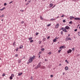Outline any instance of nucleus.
Returning <instances> with one entry per match:
<instances>
[{"label": "nucleus", "mask_w": 80, "mask_h": 80, "mask_svg": "<svg viewBox=\"0 0 80 80\" xmlns=\"http://www.w3.org/2000/svg\"><path fill=\"white\" fill-rule=\"evenodd\" d=\"M72 51H74V50H75V48H72Z\"/></svg>", "instance_id": "nucleus-36"}, {"label": "nucleus", "mask_w": 80, "mask_h": 80, "mask_svg": "<svg viewBox=\"0 0 80 80\" xmlns=\"http://www.w3.org/2000/svg\"><path fill=\"white\" fill-rule=\"evenodd\" d=\"M29 59H30L32 61L33 60V58L32 57H30Z\"/></svg>", "instance_id": "nucleus-13"}, {"label": "nucleus", "mask_w": 80, "mask_h": 80, "mask_svg": "<svg viewBox=\"0 0 80 80\" xmlns=\"http://www.w3.org/2000/svg\"><path fill=\"white\" fill-rule=\"evenodd\" d=\"M4 17V14H2V15L0 16V17Z\"/></svg>", "instance_id": "nucleus-38"}, {"label": "nucleus", "mask_w": 80, "mask_h": 80, "mask_svg": "<svg viewBox=\"0 0 80 80\" xmlns=\"http://www.w3.org/2000/svg\"><path fill=\"white\" fill-rule=\"evenodd\" d=\"M12 2H13V1H11V2L9 3V4L12 3Z\"/></svg>", "instance_id": "nucleus-60"}, {"label": "nucleus", "mask_w": 80, "mask_h": 80, "mask_svg": "<svg viewBox=\"0 0 80 80\" xmlns=\"http://www.w3.org/2000/svg\"><path fill=\"white\" fill-rule=\"evenodd\" d=\"M65 62H67V63H69V62H68V61L66 59L65 60Z\"/></svg>", "instance_id": "nucleus-24"}, {"label": "nucleus", "mask_w": 80, "mask_h": 80, "mask_svg": "<svg viewBox=\"0 0 80 80\" xmlns=\"http://www.w3.org/2000/svg\"><path fill=\"white\" fill-rule=\"evenodd\" d=\"M78 34L79 36H80V32H78Z\"/></svg>", "instance_id": "nucleus-34"}, {"label": "nucleus", "mask_w": 80, "mask_h": 80, "mask_svg": "<svg viewBox=\"0 0 80 80\" xmlns=\"http://www.w3.org/2000/svg\"><path fill=\"white\" fill-rule=\"evenodd\" d=\"M61 51V50H58V52L60 53V52Z\"/></svg>", "instance_id": "nucleus-54"}, {"label": "nucleus", "mask_w": 80, "mask_h": 80, "mask_svg": "<svg viewBox=\"0 0 80 80\" xmlns=\"http://www.w3.org/2000/svg\"><path fill=\"white\" fill-rule=\"evenodd\" d=\"M18 48L17 47L16 48V52H17V51H18Z\"/></svg>", "instance_id": "nucleus-23"}, {"label": "nucleus", "mask_w": 80, "mask_h": 80, "mask_svg": "<svg viewBox=\"0 0 80 80\" xmlns=\"http://www.w3.org/2000/svg\"><path fill=\"white\" fill-rule=\"evenodd\" d=\"M61 35H63V31H62L61 32Z\"/></svg>", "instance_id": "nucleus-22"}, {"label": "nucleus", "mask_w": 80, "mask_h": 80, "mask_svg": "<svg viewBox=\"0 0 80 80\" xmlns=\"http://www.w3.org/2000/svg\"><path fill=\"white\" fill-rule=\"evenodd\" d=\"M11 76H12V77H14V74H11Z\"/></svg>", "instance_id": "nucleus-45"}, {"label": "nucleus", "mask_w": 80, "mask_h": 80, "mask_svg": "<svg viewBox=\"0 0 80 80\" xmlns=\"http://www.w3.org/2000/svg\"><path fill=\"white\" fill-rule=\"evenodd\" d=\"M18 62H19V63H21V61H20V60H19V61H18Z\"/></svg>", "instance_id": "nucleus-55"}, {"label": "nucleus", "mask_w": 80, "mask_h": 80, "mask_svg": "<svg viewBox=\"0 0 80 80\" xmlns=\"http://www.w3.org/2000/svg\"><path fill=\"white\" fill-rule=\"evenodd\" d=\"M69 18H70V20H72V18H74L75 20H80V18H75V17L72 16H70Z\"/></svg>", "instance_id": "nucleus-1"}, {"label": "nucleus", "mask_w": 80, "mask_h": 80, "mask_svg": "<svg viewBox=\"0 0 80 80\" xmlns=\"http://www.w3.org/2000/svg\"><path fill=\"white\" fill-rule=\"evenodd\" d=\"M56 19H56V18L55 19V18H53V20H56Z\"/></svg>", "instance_id": "nucleus-63"}, {"label": "nucleus", "mask_w": 80, "mask_h": 80, "mask_svg": "<svg viewBox=\"0 0 80 80\" xmlns=\"http://www.w3.org/2000/svg\"><path fill=\"white\" fill-rule=\"evenodd\" d=\"M68 36L67 37L66 39V40L67 41L68 40Z\"/></svg>", "instance_id": "nucleus-19"}, {"label": "nucleus", "mask_w": 80, "mask_h": 80, "mask_svg": "<svg viewBox=\"0 0 80 80\" xmlns=\"http://www.w3.org/2000/svg\"><path fill=\"white\" fill-rule=\"evenodd\" d=\"M62 74L63 75H65V72H63Z\"/></svg>", "instance_id": "nucleus-49"}, {"label": "nucleus", "mask_w": 80, "mask_h": 80, "mask_svg": "<svg viewBox=\"0 0 80 80\" xmlns=\"http://www.w3.org/2000/svg\"><path fill=\"white\" fill-rule=\"evenodd\" d=\"M32 61H32V60L30 59H29V63H31V62H32Z\"/></svg>", "instance_id": "nucleus-14"}, {"label": "nucleus", "mask_w": 80, "mask_h": 80, "mask_svg": "<svg viewBox=\"0 0 80 80\" xmlns=\"http://www.w3.org/2000/svg\"><path fill=\"white\" fill-rule=\"evenodd\" d=\"M62 30V31H63V30H64V28L63 27L62 28H60V30Z\"/></svg>", "instance_id": "nucleus-16"}, {"label": "nucleus", "mask_w": 80, "mask_h": 80, "mask_svg": "<svg viewBox=\"0 0 80 80\" xmlns=\"http://www.w3.org/2000/svg\"><path fill=\"white\" fill-rule=\"evenodd\" d=\"M59 48L60 49H62V48H65V46H61Z\"/></svg>", "instance_id": "nucleus-5"}, {"label": "nucleus", "mask_w": 80, "mask_h": 80, "mask_svg": "<svg viewBox=\"0 0 80 80\" xmlns=\"http://www.w3.org/2000/svg\"><path fill=\"white\" fill-rule=\"evenodd\" d=\"M68 40H72V39H71L70 38H68Z\"/></svg>", "instance_id": "nucleus-40"}, {"label": "nucleus", "mask_w": 80, "mask_h": 80, "mask_svg": "<svg viewBox=\"0 0 80 80\" xmlns=\"http://www.w3.org/2000/svg\"><path fill=\"white\" fill-rule=\"evenodd\" d=\"M42 65H41V62H39L37 66L35 67V69H37V68H42Z\"/></svg>", "instance_id": "nucleus-2"}, {"label": "nucleus", "mask_w": 80, "mask_h": 80, "mask_svg": "<svg viewBox=\"0 0 80 80\" xmlns=\"http://www.w3.org/2000/svg\"><path fill=\"white\" fill-rule=\"evenodd\" d=\"M5 8L4 7L2 9V10H4V9H5Z\"/></svg>", "instance_id": "nucleus-52"}, {"label": "nucleus", "mask_w": 80, "mask_h": 80, "mask_svg": "<svg viewBox=\"0 0 80 80\" xmlns=\"http://www.w3.org/2000/svg\"><path fill=\"white\" fill-rule=\"evenodd\" d=\"M9 78L10 80H12L13 79V77L12 76H10Z\"/></svg>", "instance_id": "nucleus-18"}, {"label": "nucleus", "mask_w": 80, "mask_h": 80, "mask_svg": "<svg viewBox=\"0 0 80 80\" xmlns=\"http://www.w3.org/2000/svg\"><path fill=\"white\" fill-rule=\"evenodd\" d=\"M23 48V45H20L19 47V48L21 49V48Z\"/></svg>", "instance_id": "nucleus-12"}, {"label": "nucleus", "mask_w": 80, "mask_h": 80, "mask_svg": "<svg viewBox=\"0 0 80 80\" xmlns=\"http://www.w3.org/2000/svg\"><path fill=\"white\" fill-rule=\"evenodd\" d=\"M58 26H59V24H57L55 26V28H58Z\"/></svg>", "instance_id": "nucleus-6"}, {"label": "nucleus", "mask_w": 80, "mask_h": 80, "mask_svg": "<svg viewBox=\"0 0 80 80\" xmlns=\"http://www.w3.org/2000/svg\"><path fill=\"white\" fill-rule=\"evenodd\" d=\"M53 4L52 3H50V7L51 8L52 7V6H53Z\"/></svg>", "instance_id": "nucleus-10"}, {"label": "nucleus", "mask_w": 80, "mask_h": 80, "mask_svg": "<svg viewBox=\"0 0 80 80\" xmlns=\"http://www.w3.org/2000/svg\"><path fill=\"white\" fill-rule=\"evenodd\" d=\"M21 12H23V10H20Z\"/></svg>", "instance_id": "nucleus-59"}, {"label": "nucleus", "mask_w": 80, "mask_h": 80, "mask_svg": "<svg viewBox=\"0 0 80 80\" xmlns=\"http://www.w3.org/2000/svg\"><path fill=\"white\" fill-rule=\"evenodd\" d=\"M44 61H45V62H47V61H48V59H45L44 60Z\"/></svg>", "instance_id": "nucleus-43"}, {"label": "nucleus", "mask_w": 80, "mask_h": 80, "mask_svg": "<svg viewBox=\"0 0 80 80\" xmlns=\"http://www.w3.org/2000/svg\"><path fill=\"white\" fill-rule=\"evenodd\" d=\"M30 42V43H32V42H33V40H31Z\"/></svg>", "instance_id": "nucleus-31"}, {"label": "nucleus", "mask_w": 80, "mask_h": 80, "mask_svg": "<svg viewBox=\"0 0 80 80\" xmlns=\"http://www.w3.org/2000/svg\"><path fill=\"white\" fill-rule=\"evenodd\" d=\"M38 43L39 44H41V43H42V41H39Z\"/></svg>", "instance_id": "nucleus-29"}, {"label": "nucleus", "mask_w": 80, "mask_h": 80, "mask_svg": "<svg viewBox=\"0 0 80 80\" xmlns=\"http://www.w3.org/2000/svg\"><path fill=\"white\" fill-rule=\"evenodd\" d=\"M77 29H75L74 30V32H77Z\"/></svg>", "instance_id": "nucleus-48"}, {"label": "nucleus", "mask_w": 80, "mask_h": 80, "mask_svg": "<svg viewBox=\"0 0 80 80\" xmlns=\"http://www.w3.org/2000/svg\"><path fill=\"white\" fill-rule=\"evenodd\" d=\"M69 24H72V21H71L69 23Z\"/></svg>", "instance_id": "nucleus-26"}, {"label": "nucleus", "mask_w": 80, "mask_h": 80, "mask_svg": "<svg viewBox=\"0 0 80 80\" xmlns=\"http://www.w3.org/2000/svg\"><path fill=\"white\" fill-rule=\"evenodd\" d=\"M31 80H33V77H32H32H31Z\"/></svg>", "instance_id": "nucleus-47"}, {"label": "nucleus", "mask_w": 80, "mask_h": 80, "mask_svg": "<svg viewBox=\"0 0 80 80\" xmlns=\"http://www.w3.org/2000/svg\"><path fill=\"white\" fill-rule=\"evenodd\" d=\"M40 53H42V51L39 52V54H38V55H40Z\"/></svg>", "instance_id": "nucleus-27"}, {"label": "nucleus", "mask_w": 80, "mask_h": 80, "mask_svg": "<svg viewBox=\"0 0 80 80\" xmlns=\"http://www.w3.org/2000/svg\"><path fill=\"white\" fill-rule=\"evenodd\" d=\"M41 50L42 51H44V50H45V49L44 48H42L41 49Z\"/></svg>", "instance_id": "nucleus-21"}, {"label": "nucleus", "mask_w": 80, "mask_h": 80, "mask_svg": "<svg viewBox=\"0 0 80 80\" xmlns=\"http://www.w3.org/2000/svg\"><path fill=\"white\" fill-rule=\"evenodd\" d=\"M65 28L67 30H70V27L68 26H66L65 27Z\"/></svg>", "instance_id": "nucleus-4"}, {"label": "nucleus", "mask_w": 80, "mask_h": 80, "mask_svg": "<svg viewBox=\"0 0 80 80\" xmlns=\"http://www.w3.org/2000/svg\"><path fill=\"white\" fill-rule=\"evenodd\" d=\"M48 27H50V26H51V24H49L48 25H47Z\"/></svg>", "instance_id": "nucleus-28"}, {"label": "nucleus", "mask_w": 80, "mask_h": 80, "mask_svg": "<svg viewBox=\"0 0 80 80\" xmlns=\"http://www.w3.org/2000/svg\"><path fill=\"white\" fill-rule=\"evenodd\" d=\"M64 15H63L61 16V17H64Z\"/></svg>", "instance_id": "nucleus-57"}, {"label": "nucleus", "mask_w": 80, "mask_h": 80, "mask_svg": "<svg viewBox=\"0 0 80 80\" xmlns=\"http://www.w3.org/2000/svg\"><path fill=\"white\" fill-rule=\"evenodd\" d=\"M62 22L64 23H65V22H66V21L65 20H64L62 21Z\"/></svg>", "instance_id": "nucleus-33"}, {"label": "nucleus", "mask_w": 80, "mask_h": 80, "mask_svg": "<svg viewBox=\"0 0 80 80\" xmlns=\"http://www.w3.org/2000/svg\"><path fill=\"white\" fill-rule=\"evenodd\" d=\"M60 18L59 16H58V17L56 18V19H57V18Z\"/></svg>", "instance_id": "nucleus-51"}, {"label": "nucleus", "mask_w": 80, "mask_h": 80, "mask_svg": "<svg viewBox=\"0 0 80 80\" xmlns=\"http://www.w3.org/2000/svg\"><path fill=\"white\" fill-rule=\"evenodd\" d=\"M28 4H29V3H27L26 4V5H28Z\"/></svg>", "instance_id": "nucleus-61"}, {"label": "nucleus", "mask_w": 80, "mask_h": 80, "mask_svg": "<svg viewBox=\"0 0 80 80\" xmlns=\"http://www.w3.org/2000/svg\"><path fill=\"white\" fill-rule=\"evenodd\" d=\"M2 77H4V76H5V73H3L2 75Z\"/></svg>", "instance_id": "nucleus-25"}, {"label": "nucleus", "mask_w": 80, "mask_h": 80, "mask_svg": "<svg viewBox=\"0 0 80 80\" xmlns=\"http://www.w3.org/2000/svg\"><path fill=\"white\" fill-rule=\"evenodd\" d=\"M22 74H23V73L22 72H21V73H18V76H20V75H21Z\"/></svg>", "instance_id": "nucleus-11"}, {"label": "nucleus", "mask_w": 80, "mask_h": 80, "mask_svg": "<svg viewBox=\"0 0 80 80\" xmlns=\"http://www.w3.org/2000/svg\"><path fill=\"white\" fill-rule=\"evenodd\" d=\"M42 40H43V41H45V40H46V38H43L42 39Z\"/></svg>", "instance_id": "nucleus-35"}, {"label": "nucleus", "mask_w": 80, "mask_h": 80, "mask_svg": "<svg viewBox=\"0 0 80 80\" xmlns=\"http://www.w3.org/2000/svg\"><path fill=\"white\" fill-rule=\"evenodd\" d=\"M38 58H40V55H39V56L38 57Z\"/></svg>", "instance_id": "nucleus-56"}, {"label": "nucleus", "mask_w": 80, "mask_h": 80, "mask_svg": "<svg viewBox=\"0 0 80 80\" xmlns=\"http://www.w3.org/2000/svg\"><path fill=\"white\" fill-rule=\"evenodd\" d=\"M40 20H43V18L41 16H40Z\"/></svg>", "instance_id": "nucleus-9"}, {"label": "nucleus", "mask_w": 80, "mask_h": 80, "mask_svg": "<svg viewBox=\"0 0 80 80\" xmlns=\"http://www.w3.org/2000/svg\"><path fill=\"white\" fill-rule=\"evenodd\" d=\"M32 58L33 59V58H35V56H33L32 57Z\"/></svg>", "instance_id": "nucleus-30"}, {"label": "nucleus", "mask_w": 80, "mask_h": 80, "mask_svg": "<svg viewBox=\"0 0 80 80\" xmlns=\"http://www.w3.org/2000/svg\"><path fill=\"white\" fill-rule=\"evenodd\" d=\"M58 38L57 37L55 38V39H56V40H57Z\"/></svg>", "instance_id": "nucleus-58"}, {"label": "nucleus", "mask_w": 80, "mask_h": 80, "mask_svg": "<svg viewBox=\"0 0 80 80\" xmlns=\"http://www.w3.org/2000/svg\"><path fill=\"white\" fill-rule=\"evenodd\" d=\"M13 45L14 47H15V42H14L13 43Z\"/></svg>", "instance_id": "nucleus-20"}, {"label": "nucleus", "mask_w": 80, "mask_h": 80, "mask_svg": "<svg viewBox=\"0 0 80 80\" xmlns=\"http://www.w3.org/2000/svg\"><path fill=\"white\" fill-rule=\"evenodd\" d=\"M56 5H54L53 7L52 8H54V7H55L56 6Z\"/></svg>", "instance_id": "nucleus-44"}, {"label": "nucleus", "mask_w": 80, "mask_h": 80, "mask_svg": "<svg viewBox=\"0 0 80 80\" xmlns=\"http://www.w3.org/2000/svg\"><path fill=\"white\" fill-rule=\"evenodd\" d=\"M48 54L49 55H51V54H52V52H49Z\"/></svg>", "instance_id": "nucleus-42"}, {"label": "nucleus", "mask_w": 80, "mask_h": 80, "mask_svg": "<svg viewBox=\"0 0 80 80\" xmlns=\"http://www.w3.org/2000/svg\"><path fill=\"white\" fill-rule=\"evenodd\" d=\"M50 38V36H48V37H47V39H49V38Z\"/></svg>", "instance_id": "nucleus-46"}, {"label": "nucleus", "mask_w": 80, "mask_h": 80, "mask_svg": "<svg viewBox=\"0 0 80 80\" xmlns=\"http://www.w3.org/2000/svg\"><path fill=\"white\" fill-rule=\"evenodd\" d=\"M28 2H29V3H30V1H29Z\"/></svg>", "instance_id": "nucleus-62"}, {"label": "nucleus", "mask_w": 80, "mask_h": 80, "mask_svg": "<svg viewBox=\"0 0 80 80\" xmlns=\"http://www.w3.org/2000/svg\"><path fill=\"white\" fill-rule=\"evenodd\" d=\"M72 52V50L70 49H69L68 51H67V53L68 54L69 53H71Z\"/></svg>", "instance_id": "nucleus-3"}, {"label": "nucleus", "mask_w": 80, "mask_h": 80, "mask_svg": "<svg viewBox=\"0 0 80 80\" xmlns=\"http://www.w3.org/2000/svg\"><path fill=\"white\" fill-rule=\"evenodd\" d=\"M39 33L38 32H36V35H38Z\"/></svg>", "instance_id": "nucleus-32"}, {"label": "nucleus", "mask_w": 80, "mask_h": 80, "mask_svg": "<svg viewBox=\"0 0 80 80\" xmlns=\"http://www.w3.org/2000/svg\"><path fill=\"white\" fill-rule=\"evenodd\" d=\"M63 31L64 32H68V31H67V29H66L65 28H64V30H63Z\"/></svg>", "instance_id": "nucleus-8"}, {"label": "nucleus", "mask_w": 80, "mask_h": 80, "mask_svg": "<svg viewBox=\"0 0 80 80\" xmlns=\"http://www.w3.org/2000/svg\"><path fill=\"white\" fill-rule=\"evenodd\" d=\"M15 57H18V54H16L15 55Z\"/></svg>", "instance_id": "nucleus-41"}, {"label": "nucleus", "mask_w": 80, "mask_h": 80, "mask_svg": "<svg viewBox=\"0 0 80 80\" xmlns=\"http://www.w3.org/2000/svg\"><path fill=\"white\" fill-rule=\"evenodd\" d=\"M57 41L56 39H54L53 40V42H55Z\"/></svg>", "instance_id": "nucleus-17"}, {"label": "nucleus", "mask_w": 80, "mask_h": 80, "mask_svg": "<svg viewBox=\"0 0 80 80\" xmlns=\"http://www.w3.org/2000/svg\"><path fill=\"white\" fill-rule=\"evenodd\" d=\"M64 69L65 70H68V68L67 66H66L65 68Z\"/></svg>", "instance_id": "nucleus-7"}, {"label": "nucleus", "mask_w": 80, "mask_h": 80, "mask_svg": "<svg viewBox=\"0 0 80 80\" xmlns=\"http://www.w3.org/2000/svg\"><path fill=\"white\" fill-rule=\"evenodd\" d=\"M25 22L24 21H22L21 22V23H22V24H23V23H24Z\"/></svg>", "instance_id": "nucleus-37"}, {"label": "nucleus", "mask_w": 80, "mask_h": 80, "mask_svg": "<svg viewBox=\"0 0 80 80\" xmlns=\"http://www.w3.org/2000/svg\"><path fill=\"white\" fill-rule=\"evenodd\" d=\"M32 38H32V37H31L29 38L28 39L29 40H31L32 39Z\"/></svg>", "instance_id": "nucleus-15"}, {"label": "nucleus", "mask_w": 80, "mask_h": 80, "mask_svg": "<svg viewBox=\"0 0 80 80\" xmlns=\"http://www.w3.org/2000/svg\"><path fill=\"white\" fill-rule=\"evenodd\" d=\"M70 34H68V36L70 37Z\"/></svg>", "instance_id": "nucleus-64"}, {"label": "nucleus", "mask_w": 80, "mask_h": 80, "mask_svg": "<svg viewBox=\"0 0 80 80\" xmlns=\"http://www.w3.org/2000/svg\"><path fill=\"white\" fill-rule=\"evenodd\" d=\"M50 20L51 21H53V18H52V19H50Z\"/></svg>", "instance_id": "nucleus-53"}, {"label": "nucleus", "mask_w": 80, "mask_h": 80, "mask_svg": "<svg viewBox=\"0 0 80 80\" xmlns=\"http://www.w3.org/2000/svg\"><path fill=\"white\" fill-rule=\"evenodd\" d=\"M4 6H7V3H5L4 4Z\"/></svg>", "instance_id": "nucleus-39"}, {"label": "nucleus", "mask_w": 80, "mask_h": 80, "mask_svg": "<svg viewBox=\"0 0 80 80\" xmlns=\"http://www.w3.org/2000/svg\"><path fill=\"white\" fill-rule=\"evenodd\" d=\"M51 77H53V76L52 75H51L50 76Z\"/></svg>", "instance_id": "nucleus-50"}]
</instances>
